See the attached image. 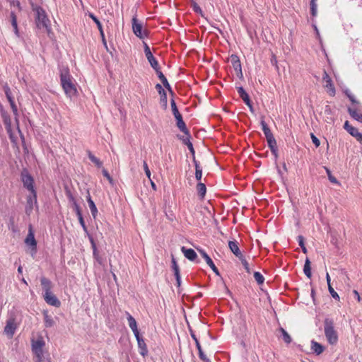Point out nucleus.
Segmentation results:
<instances>
[{"instance_id":"f257e3e1","label":"nucleus","mask_w":362,"mask_h":362,"mask_svg":"<svg viewBox=\"0 0 362 362\" xmlns=\"http://www.w3.org/2000/svg\"><path fill=\"white\" fill-rule=\"evenodd\" d=\"M60 83L66 96L72 98L77 94V89L74 80L71 76L67 66H62L59 69Z\"/></svg>"},{"instance_id":"f03ea898","label":"nucleus","mask_w":362,"mask_h":362,"mask_svg":"<svg viewBox=\"0 0 362 362\" xmlns=\"http://www.w3.org/2000/svg\"><path fill=\"white\" fill-rule=\"evenodd\" d=\"M45 341H32V351L35 362H50L49 354L44 349Z\"/></svg>"},{"instance_id":"7ed1b4c3","label":"nucleus","mask_w":362,"mask_h":362,"mask_svg":"<svg viewBox=\"0 0 362 362\" xmlns=\"http://www.w3.org/2000/svg\"><path fill=\"white\" fill-rule=\"evenodd\" d=\"M170 105H171L173 114V115L176 119V122H177V127L185 135H187L188 136H189V132L187 129L186 124L182 119V116L180 113L178 108L176 105L175 101L173 98H171V100H170Z\"/></svg>"},{"instance_id":"20e7f679","label":"nucleus","mask_w":362,"mask_h":362,"mask_svg":"<svg viewBox=\"0 0 362 362\" xmlns=\"http://www.w3.org/2000/svg\"><path fill=\"white\" fill-rule=\"evenodd\" d=\"M21 178L23 187L30 193L36 192L34 187V179L26 168H23L21 173Z\"/></svg>"},{"instance_id":"39448f33","label":"nucleus","mask_w":362,"mask_h":362,"mask_svg":"<svg viewBox=\"0 0 362 362\" xmlns=\"http://www.w3.org/2000/svg\"><path fill=\"white\" fill-rule=\"evenodd\" d=\"M35 14H36L35 21H36V25H37V28H47L48 23H49V21L47 18L45 11L42 8L37 7L35 10Z\"/></svg>"},{"instance_id":"423d86ee","label":"nucleus","mask_w":362,"mask_h":362,"mask_svg":"<svg viewBox=\"0 0 362 362\" xmlns=\"http://www.w3.org/2000/svg\"><path fill=\"white\" fill-rule=\"evenodd\" d=\"M325 333L327 339H337V336L334 329V322L332 319L326 318L324 322Z\"/></svg>"},{"instance_id":"0eeeda50","label":"nucleus","mask_w":362,"mask_h":362,"mask_svg":"<svg viewBox=\"0 0 362 362\" xmlns=\"http://www.w3.org/2000/svg\"><path fill=\"white\" fill-rule=\"evenodd\" d=\"M25 243L30 246V254L33 257L36 254L37 252V241L35 238L34 233L32 230L31 227L29 229L28 234L27 235V237L25 240Z\"/></svg>"},{"instance_id":"6e6552de","label":"nucleus","mask_w":362,"mask_h":362,"mask_svg":"<svg viewBox=\"0 0 362 362\" xmlns=\"http://www.w3.org/2000/svg\"><path fill=\"white\" fill-rule=\"evenodd\" d=\"M144 53L146 55V57L147 60L148 61L151 66L154 69H157L159 68V64L156 59L153 57L149 46L146 43L144 42Z\"/></svg>"},{"instance_id":"1a4fd4ad","label":"nucleus","mask_w":362,"mask_h":362,"mask_svg":"<svg viewBox=\"0 0 362 362\" xmlns=\"http://www.w3.org/2000/svg\"><path fill=\"white\" fill-rule=\"evenodd\" d=\"M132 30L135 35L140 39L147 35L146 31L143 32L142 23H139L136 17L132 18Z\"/></svg>"},{"instance_id":"9d476101","label":"nucleus","mask_w":362,"mask_h":362,"mask_svg":"<svg viewBox=\"0 0 362 362\" xmlns=\"http://www.w3.org/2000/svg\"><path fill=\"white\" fill-rule=\"evenodd\" d=\"M322 79L325 82V87L328 89L327 92L331 96H334L336 93V90L332 83V78L325 71H324Z\"/></svg>"},{"instance_id":"9b49d317","label":"nucleus","mask_w":362,"mask_h":362,"mask_svg":"<svg viewBox=\"0 0 362 362\" xmlns=\"http://www.w3.org/2000/svg\"><path fill=\"white\" fill-rule=\"evenodd\" d=\"M230 60L234 70L236 72L237 76L239 78H243L242 67L238 56H237L236 54H232L230 56Z\"/></svg>"},{"instance_id":"f8f14e48","label":"nucleus","mask_w":362,"mask_h":362,"mask_svg":"<svg viewBox=\"0 0 362 362\" xmlns=\"http://www.w3.org/2000/svg\"><path fill=\"white\" fill-rule=\"evenodd\" d=\"M37 192L31 193L30 195L27 197V204L25 206V213L28 215L30 214L33 209L34 205H37Z\"/></svg>"},{"instance_id":"ddd939ff","label":"nucleus","mask_w":362,"mask_h":362,"mask_svg":"<svg viewBox=\"0 0 362 362\" xmlns=\"http://www.w3.org/2000/svg\"><path fill=\"white\" fill-rule=\"evenodd\" d=\"M200 255L202 256V257L205 259L206 264L210 267V268L213 270V272L218 276L220 275L219 271L214 264L213 260L211 258L207 255V253L202 249L198 250Z\"/></svg>"},{"instance_id":"4468645a","label":"nucleus","mask_w":362,"mask_h":362,"mask_svg":"<svg viewBox=\"0 0 362 362\" xmlns=\"http://www.w3.org/2000/svg\"><path fill=\"white\" fill-rule=\"evenodd\" d=\"M43 297L45 302L50 305L57 308L61 305L60 300L57 298V296L54 294L52 293V292H50L49 293H44Z\"/></svg>"},{"instance_id":"2eb2a0df","label":"nucleus","mask_w":362,"mask_h":362,"mask_svg":"<svg viewBox=\"0 0 362 362\" xmlns=\"http://www.w3.org/2000/svg\"><path fill=\"white\" fill-rule=\"evenodd\" d=\"M16 329V325L13 320H9L4 327V332L6 334L7 337L12 338Z\"/></svg>"},{"instance_id":"dca6fc26","label":"nucleus","mask_w":362,"mask_h":362,"mask_svg":"<svg viewBox=\"0 0 362 362\" xmlns=\"http://www.w3.org/2000/svg\"><path fill=\"white\" fill-rule=\"evenodd\" d=\"M155 71L156 72V74H157L158 78L160 80V81L162 82L164 87L170 93V94L172 95H173L174 93L172 90V88H171L170 85L169 84L166 77L164 76V74L162 73V71H160V67L158 68L157 69H156Z\"/></svg>"},{"instance_id":"f3484780","label":"nucleus","mask_w":362,"mask_h":362,"mask_svg":"<svg viewBox=\"0 0 362 362\" xmlns=\"http://www.w3.org/2000/svg\"><path fill=\"white\" fill-rule=\"evenodd\" d=\"M88 16L95 23V24L97 25L98 28H99V31H100V36H101V38H102L103 43L105 45V47L107 48V42H106V40H105V37L103 26H102V24H101L100 21L92 13H90Z\"/></svg>"},{"instance_id":"a211bd4d","label":"nucleus","mask_w":362,"mask_h":362,"mask_svg":"<svg viewBox=\"0 0 362 362\" xmlns=\"http://www.w3.org/2000/svg\"><path fill=\"white\" fill-rule=\"evenodd\" d=\"M197 330V339H206L208 337H211L210 332L208 327L205 325H202Z\"/></svg>"},{"instance_id":"6ab92c4d","label":"nucleus","mask_w":362,"mask_h":362,"mask_svg":"<svg viewBox=\"0 0 362 362\" xmlns=\"http://www.w3.org/2000/svg\"><path fill=\"white\" fill-rule=\"evenodd\" d=\"M181 251L184 254L185 257L190 261H195L197 258L196 252L191 248H187L185 246L181 247Z\"/></svg>"},{"instance_id":"aec40b11","label":"nucleus","mask_w":362,"mask_h":362,"mask_svg":"<svg viewBox=\"0 0 362 362\" xmlns=\"http://www.w3.org/2000/svg\"><path fill=\"white\" fill-rule=\"evenodd\" d=\"M40 283L43 290L44 293H49L52 292V283L47 278L42 276L40 278Z\"/></svg>"},{"instance_id":"412c9836","label":"nucleus","mask_w":362,"mask_h":362,"mask_svg":"<svg viewBox=\"0 0 362 362\" xmlns=\"http://www.w3.org/2000/svg\"><path fill=\"white\" fill-rule=\"evenodd\" d=\"M73 209H74V211L76 212V214L78 217V221H79L81 226H82L83 230L85 232H87L88 231L87 227L86 226L84 219L83 218L81 210L79 205L75 204V207H74Z\"/></svg>"},{"instance_id":"4be33fe9","label":"nucleus","mask_w":362,"mask_h":362,"mask_svg":"<svg viewBox=\"0 0 362 362\" xmlns=\"http://www.w3.org/2000/svg\"><path fill=\"white\" fill-rule=\"evenodd\" d=\"M44 322L46 327H52L54 325L55 322L53 317L49 314L47 310L42 312Z\"/></svg>"},{"instance_id":"5701e85b","label":"nucleus","mask_w":362,"mask_h":362,"mask_svg":"<svg viewBox=\"0 0 362 362\" xmlns=\"http://www.w3.org/2000/svg\"><path fill=\"white\" fill-rule=\"evenodd\" d=\"M87 202L88 204L91 214L94 218H95L97 214H98V209L97 207L94 203V202L92 200L91 197L88 192V196L86 197Z\"/></svg>"},{"instance_id":"b1692460","label":"nucleus","mask_w":362,"mask_h":362,"mask_svg":"<svg viewBox=\"0 0 362 362\" xmlns=\"http://www.w3.org/2000/svg\"><path fill=\"white\" fill-rule=\"evenodd\" d=\"M344 128L354 137L356 138L360 133L357 128L352 127L349 124V121H346L344 124Z\"/></svg>"},{"instance_id":"393cba45","label":"nucleus","mask_w":362,"mask_h":362,"mask_svg":"<svg viewBox=\"0 0 362 362\" xmlns=\"http://www.w3.org/2000/svg\"><path fill=\"white\" fill-rule=\"evenodd\" d=\"M197 194L201 199H203L206 195V187L205 184L199 182L196 187Z\"/></svg>"},{"instance_id":"a878e982","label":"nucleus","mask_w":362,"mask_h":362,"mask_svg":"<svg viewBox=\"0 0 362 362\" xmlns=\"http://www.w3.org/2000/svg\"><path fill=\"white\" fill-rule=\"evenodd\" d=\"M311 349L315 354L320 355L324 351L325 347L322 344H319L316 341H311Z\"/></svg>"},{"instance_id":"bb28decb","label":"nucleus","mask_w":362,"mask_h":362,"mask_svg":"<svg viewBox=\"0 0 362 362\" xmlns=\"http://www.w3.org/2000/svg\"><path fill=\"white\" fill-rule=\"evenodd\" d=\"M139 352L143 356L145 357L148 355V349L146 344V341H137Z\"/></svg>"},{"instance_id":"cd10ccee","label":"nucleus","mask_w":362,"mask_h":362,"mask_svg":"<svg viewBox=\"0 0 362 362\" xmlns=\"http://www.w3.org/2000/svg\"><path fill=\"white\" fill-rule=\"evenodd\" d=\"M260 124L262 126V131L264 132V134L265 135L266 139L274 136L272 133L269 127H268L267 124L264 120V116L262 117V119L260 121Z\"/></svg>"},{"instance_id":"c85d7f7f","label":"nucleus","mask_w":362,"mask_h":362,"mask_svg":"<svg viewBox=\"0 0 362 362\" xmlns=\"http://www.w3.org/2000/svg\"><path fill=\"white\" fill-rule=\"evenodd\" d=\"M348 112L349 113L350 116L353 119L362 123V114L361 113H359L356 109H353L351 107L348 108Z\"/></svg>"},{"instance_id":"c756f323","label":"nucleus","mask_w":362,"mask_h":362,"mask_svg":"<svg viewBox=\"0 0 362 362\" xmlns=\"http://www.w3.org/2000/svg\"><path fill=\"white\" fill-rule=\"evenodd\" d=\"M238 93L245 103H248L250 100L249 95L246 93L245 89L242 87H237Z\"/></svg>"},{"instance_id":"7c9ffc66","label":"nucleus","mask_w":362,"mask_h":362,"mask_svg":"<svg viewBox=\"0 0 362 362\" xmlns=\"http://www.w3.org/2000/svg\"><path fill=\"white\" fill-rule=\"evenodd\" d=\"M303 272L308 278H309V279L311 278L312 273H311L310 261L308 257L305 259V264H304V267H303Z\"/></svg>"},{"instance_id":"2f4dec72","label":"nucleus","mask_w":362,"mask_h":362,"mask_svg":"<svg viewBox=\"0 0 362 362\" xmlns=\"http://www.w3.org/2000/svg\"><path fill=\"white\" fill-rule=\"evenodd\" d=\"M228 246H229V248L230 250H231V252L235 255H240V250L238 247V242L236 240H234V241H229L228 243Z\"/></svg>"},{"instance_id":"473e14b6","label":"nucleus","mask_w":362,"mask_h":362,"mask_svg":"<svg viewBox=\"0 0 362 362\" xmlns=\"http://www.w3.org/2000/svg\"><path fill=\"white\" fill-rule=\"evenodd\" d=\"M88 155L89 159L98 168H100L103 165V163L96 158L90 151H88Z\"/></svg>"},{"instance_id":"72a5a7b5","label":"nucleus","mask_w":362,"mask_h":362,"mask_svg":"<svg viewBox=\"0 0 362 362\" xmlns=\"http://www.w3.org/2000/svg\"><path fill=\"white\" fill-rule=\"evenodd\" d=\"M11 25L13 27L14 32H15L16 35L18 36L17 18H16V14L13 12L11 13Z\"/></svg>"},{"instance_id":"f704fd0d","label":"nucleus","mask_w":362,"mask_h":362,"mask_svg":"<svg viewBox=\"0 0 362 362\" xmlns=\"http://www.w3.org/2000/svg\"><path fill=\"white\" fill-rule=\"evenodd\" d=\"M267 141L270 150L278 148L276 141L274 136L267 138Z\"/></svg>"},{"instance_id":"c9c22d12","label":"nucleus","mask_w":362,"mask_h":362,"mask_svg":"<svg viewBox=\"0 0 362 362\" xmlns=\"http://www.w3.org/2000/svg\"><path fill=\"white\" fill-rule=\"evenodd\" d=\"M66 195L69 201V202L72 204V207H75V204H78L76 200L75 199L74 195L72 194L70 189L66 190Z\"/></svg>"},{"instance_id":"e433bc0d","label":"nucleus","mask_w":362,"mask_h":362,"mask_svg":"<svg viewBox=\"0 0 362 362\" xmlns=\"http://www.w3.org/2000/svg\"><path fill=\"white\" fill-rule=\"evenodd\" d=\"M160 103L161 106L163 107V109H166L168 106V98L166 92L160 94Z\"/></svg>"},{"instance_id":"4c0bfd02","label":"nucleus","mask_w":362,"mask_h":362,"mask_svg":"<svg viewBox=\"0 0 362 362\" xmlns=\"http://www.w3.org/2000/svg\"><path fill=\"white\" fill-rule=\"evenodd\" d=\"M317 0H310V13L313 17L316 16L317 15Z\"/></svg>"},{"instance_id":"58836bf2","label":"nucleus","mask_w":362,"mask_h":362,"mask_svg":"<svg viewBox=\"0 0 362 362\" xmlns=\"http://www.w3.org/2000/svg\"><path fill=\"white\" fill-rule=\"evenodd\" d=\"M254 278L255 279V281H257V283L259 284V285H261L264 283V277L263 276V275L259 272H255L254 273Z\"/></svg>"},{"instance_id":"ea45409f","label":"nucleus","mask_w":362,"mask_h":362,"mask_svg":"<svg viewBox=\"0 0 362 362\" xmlns=\"http://www.w3.org/2000/svg\"><path fill=\"white\" fill-rule=\"evenodd\" d=\"M297 239L298 244L302 249L303 252L306 254L308 252V250L305 245L304 238L302 235H298Z\"/></svg>"},{"instance_id":"a19ab883","label":"nucleus","mask_w":362,"mask_h":362,"mask_svg":"<svg viewBox=\"0 0 362 362\" xmlns=\"http://www.w3.org/2000/svg\"><path fill=\"white\" fill-rule=\"evenodd\" d=\"M183 142L185 145L187 146L190 153H192V156H194L195 155V151H194V149L193 148V145L192 144V142L189 141V138H187L185 139H183Z\"/></svg>"},{"instance_id":"79ce46f5","label":"nucleus","mask_w":362,"mask_h":362,"mask_svg":"<svg viewBox=\"0 0 362 362\" xmlns=\"http://www.w3.org/2000/svg\"><path fill=\"white\" fill-rule=\"evenodd\" d=\"M127 320L130 328L137 326L136 320L129 313H127Z\"/></svg>"},{"instance_id":"37998d69","label":"nucleus","mask_w":362,"mask_h":362,"mask_svg":"<svg viewBox=\"0 0 362 362\" xmlns=\"http://www.w3.org/2000/svg\"><path fill=\"white\" fill-rule=\"evenodd\" d=\"M191 6H192V7L193 11H194L195 13H199V14H201L202 16H203L202 10V8L199 7V6L197 4V2H196V1H192V4H191Z\"/></svg>"},{"instance_id":"c03bdc74","label":"nucleus","mask_w":362,"mask_h":362,"mask_svg":"<svg viewBox=\"0 0 362 362\" xmlns=\"http://www.w3.org/2000/svg\"><path fill=\"white\" fill-rule=\"evenodd\" d=\"M325 168L326 170V173L327 174L329 180L332 183H338V181H337V178L332 175V173H331L330 170L329 168H326V167Z\"/></svg>"},{"instance_id":"a18cd8bd","label":"nucleus","mask_w":362,"mask_h":362,"mask_svg":"<svg viewBox=\"0 0 362 362\" xmlns=\"http://www.w3.org/2000/svg\"><path fill=\"white\" fill-rule=\"evenodd\" d=\"M328 290H329V292L330 293V295L332 296V297L336 300H339V296L338 295V293L334 290V288H332V286L331 285H329L328 286Z\"/></svg>"},{"instance_id":"49530a36","label":"nucleus","mask_w":362,"mask_h":362,"mask_svg":"<svg viewBox=\"0 0 362 362\" xmlns=\"http://www.w3.org/2000/svg\"><path fill=\"white\" fill-rule=\"evenodd\" d=\"M345 94L349 98V99L350 100V101L352 103H354H354H358V102L355 99V97L354 96V95L351 94V93L349 90H346L345 91Z\"/></svg>"},{"instance_id":"de8ad7c7","label":"nucleus","mask_w":362,"mask_h":362,"mask_svg":"<svg viewBox=\"0 0 362 362\" xmlns=\"http://www.w3.org/2000/svg\"><path fill=\"white\" fill-rule=\"evenodd\" d=\"M143 166H144V170L145 171L146 175L151 180V171L148 168L147 163L145 160L144 161Z\"/></svg>"},{"instance_id":"09e8293b","label":"nucleus","mask_w":362,"mask_h":362,"mask_svg":"<svg viewBox=\"0 0 362 362\" xmlns=\"http://www.w3.org/2000/svg\"><path fill=\"white\" fill-rule=\"evenodd\" d=\"M199 357L203 362H211V361L204 354L203 350H200V352H199Z\"/></svg>"},{"instance_id":"8fccbe9b","label":"nucleus","mask_w":362,"mask_h":362,"mask_svg":"<svg viewBox=\"0 0 362 362\" xmlns=\"http://www.w3.org/2000/svg\"><path fill=\"white\" fill-rule=\"evenodd\" d=\"M3 89L4 90V93H5V95H6V97H8L10 95H11V89L8 86V85L7 83H5L4 86H3Z\"/></svg>"},{"instance_id":"3c124183","label":"nucleus","mask_w":362,"mask_h":362,"mask_svg":"<svg viewBox=\"0 0 362 362\" xmlns=\"http://www.w3.org/2000/svg\"><path fill=\"white\" fill-rule=\"evenodd\" d=\"M313 143L315 144L316 147H318L320 145V140L313 134H310Z\"/></svg>"},{"instance_id":"603ef678","label":"nucleus","mask_w":362,"mask_h":362,"mask_svg":"<svg viewBox=\"0 0 362 362\" xmlns=\"http://www.w3.org/2000/svg\"><path fill=\"white\" fill-rule=\"evenodd\" d=\"M202 177V169H197L195 170V178L197 181H200Z\"/></svg>"},{"instance_id":"864d4df0","label":"nucleus","mask_w":362,"mask_h":362,"mask_svg":"<svg viewBox=\"0 0 362 362\" xmlns=\"http://www.w3.org/2000/svg\"><path fill=\"white\" fill-rule=\"evenodd\" d=\"M279 332L281 333V334L283 336V339H291L289 334L283 328H280Z\"/></svg>"},{"instance_id":"5fc2aeb1","label":"nucleus","mask_w":362,"mask_h":362,"mask_svg":"<svg viewBox=\"0 0 362 362\" xmlns=\"http://www.w3.org/2000/svg\"><path fill=\"white\" fill-rule=\"evenodd\" d=\"M94 259L100 264H102L103 259L102 257L99 255L98 252L95 251V253L94 252H93Z\"/></svg>"},{"instance_id":"6e6d98bb","label":"nucleus","mask_w":362,"mask_h":362,"mask_svg":"<svg viewBox=\"0 0 362 362\" xmlns=\"http://www.w3.org/2000/svg\"><path fill=\"white\" fill-rule=\"evenodd\" d=\"M172 269L173 272L176 270H180L179 266L175 260V259L173 257L172 258Z\"/></svg>"},{"instance_id":"4d7b16f0","label":"nucleus","mask_w":362,"mask_h":362,"mask_svg":"<svg viewBox=\"0 0 362 362\" xmlns=\"http://www.w3.org/2000/svg\"><path fill=\"white\" fill-rule=\"evenodd\" d=\"M131 329H132V332H134L136 339H141L140 338V334H139V329L137 328V326L135 327L131 328Z\"/></svg>"},{"instance_id":"13d9d810","label":"nucleus","mask_w":362,"mask_h":362,"mask_svg":"<svg viewBox=\"0 0 362 362\" xmlns=\"http://www.w3.org/2000/svg\"><path fill=\"white\" fill-rule=\"evenodd\" d=\"M192 160L195 167V170H197V169H202V167L200 166L199 162L196 160L195 155L192 156Z\"/></svg>"},{"instance_id":"bf43d9fd","label":"nucleus","mask_w":362,"mask_h":362,"mask_svg":"<svg viewBox=\"0 0 362 362\" xmlns=\"http://www.w3.org/2000/svg\"><path fill=\"white\" fill-rule=\"evenodd\" d=\"M242 264L244 267V268L246 270V272L250 274V269L249 264H248L247 261V260L243 261Z\"/></svg>"},{"instance_id":"052dcab7","label":"nucleus","mask_w":362,"mask_h":362,"mask_svg":"<svg viewBox=\"0 0 362 362\" xmlns=\"http://www.w3.org/2000/svg\"><path fill=\"white\" fill-rule=\"evenodd\" d=\"M90 242L91 243V247H92V249H93V252H94V253H95V251H98V249H97V247H96V245H95V243L93 240V238H90Z\"/></svg>"},{"instance_id":"680f3d73","label":"nucleus","mask_w":362,"mask_h":362,"mask_svg":"<svg viewBox=\"0 0 362 362\" xmlns=\"http://www.w3.org/2000/svg\"><path fill=\"white\" fill-rule=\"evenodd\" d=\"M156 89L157 90V91L158 92L159 94H161V93H165V90L163 88L162 86L159 83H157L156 85Z\"/></svg>"},{"instance_id":"e2e57ef3","label":"nucleus","mask_w":362,"mask_h":362,"mask_svg":"<svg viewBox=\"0 0 362 362\" xmlns=\"http://www.w3.org/2000/svg\"><path fill=\"white\" fill-rule=\"evenodd\" d=\"M103 175L105 177H107L110 182H112V179L111 176L110 175L109 173L105 169L103 170Z\"/></svg>"},{"instance_id":"0e129e2a","label":"nucleus","mask_w":362,"mask_h":362,"mask_svg":"<svg viewBox=\"0 0 362 362\" xmlns=\"http://www.w3.org/2000/svg\"><path fill=\"white\" fill-rule=\"evenodd\" d=\"M10 105H11V107L12 109L13 114L15 115H18V108H17L16 103L11 104Z\"/></svg>"},{"instance_id":"69168bd1","label":"nucleus","mask_w":362,"mask_h":362,"mask_svg":"<svg viewBox=\"0 0 362 362\" xmlns=\"http://www.w3.org/2000/svg\"><path fill=\"white\" fill-rule=\"evenodd\" d=\"M189 330L192 339H197V330H193L192 329H190Z\"/></svg>"},{"instance_id":"338daca9","label":"nucleus","mask_w":362,"mask_h":362,"mask_svg":"<svg viewBox=\"0 0 362 362\" xmlns=\"http://www.w3.org/2000/svg\"><path fill=\"white\" fill-rule=\"evenodd\" d=\"M353 294L354 296V298H356L357 299V300L359 302L361 300V297H360L359 293L356 290H354Z\"/></svg>"},{"instance_id":"774afa93","label":"nucleus","mask_w":362,"mask_h":362,"mask_svg":"<svg viewBox=\"0 0 362 362\" xmlns=\"http://www.w3.org/2000/svg\"><path fill=\"white\" fill-rule=\"evenodd\" d=\"M356 139L361 144H362V133H359Z\"/></svg>"}]
</instances>
